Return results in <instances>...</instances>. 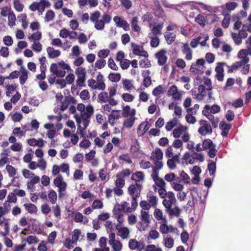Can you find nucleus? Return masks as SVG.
<instances>
[{
  "label": "nucleus",
  "instance_id": "obj_1",
  "mask_svg": "<svg viewBox=\"0 0 251 251\" xmlns=\"http://www.w3.org/2000/svg\"><path fill=\"white\" fill-rule=\"evenodd\" d=\"M204 59H198L195 64H193L190 69V72L195 75V83L199 85V89L201 94L204 91V85L201 84L204 80Z\"/></svg>",
  "mask_w": 251,
  "mask_h": 251
},
{
  "label": "nucleus",
  "instance_id": "obj_2",
  "mask_svg": "<svg viewBox=\"0 0 251 251\" xmlns=\"http://www.w3.org/2000/svg\"><path fill=\"white\" fill-rule=\"evenodd\" d=\"M195 143L192 141H189L187 143V148L191 151V153L187 151L184 154L182 159L183 164H192L198 161H203V155L195 151Z\"/></svg>",
  "mask_w": 251,
  "mask_h": 251
},
{
  "label": "nucleus",
  "instance_id": "obj_3",
  "mask_svg": "<svg viewBox=\"0 0 251 251\" xmlns=\"http://www.w3.org/2000/svg\"><path fill=\"white\" fill-rule=\"evenodd\" d=\"M100 17V12L96 10L91 13L90 20L95 24V28L98 30H102L104 28L105 24L109 23L111 21V17L110 15L104 13L102 16V19L99 20Z\"/></svg>",
  "mask_w": 251,
  "mask_h": 251
},
{
  "label": "nucleus",
  "instance_id": "obj_4",
  "mask_svg": "<svg viewBox=\"0 0 251 251\" xmlns=\"http://www.w3.org/2000/svg\"><path fill=\"white\" fill-rule=\"evenodd\" d=\"M140 219L141 221L138 222L137 227L140 231H145L151 223L149 212L143 209L141 210Z\"/></svg>",
  "mask_w": 251,
  "mask_h": 251
},
{
  "label": "nucleus",
  "instance_id": "obj_5",
  "mask_svg": "<svg viewBox=\"0 0 251 251\" xmlns=\"http://www.w3.org/2000/svg\"><path fill=\"white\" fill-rule=\"evenodd\" d=\"M75 73L77 75L76 84L80 87L85 86L84 84L85 81L86 72V69L82 67H78L75 71Z\"/></svg>",
  "mask_w": 251,
  "mask_h": 251
},
{
  "label": "nucleus",
  "instance_id": "obj_6",
  "mask_svg": "<svg viewBox=\"0 0 251 251\" xmlns=\"http://www.w3.org/2000/svg\"><path fill=\"white\" fill-rule=\"evenodd\" d=\"M216 146L214 144L212 140L209 139H205V150H208L207 154L210 158H214L217 152L216 149Z\"/></svg>",
  "mask_w": 251,
  "mask_h": 251
},
{
  "label": "nucleus",
  "instance_id": "obj_7",
  "mask_svg": "<svg viewBox=\"0 0 251 251\" xmlns=\"http://www.w3.org/2000/svg\"><path fill=\"white\" fill-rule=\"evenodd\" d=\"M224 66H227L228 68L229 66L227 65L226 63L224 62H218L217 63L216 67H215V71L216 73L215 76L217 80L219 81H222L224 80Z\"/></svg>",
  "mask_w": 251,
  "mask_h": 251
},
{
  "label": "nucleus",
  "instance_id": "obj_8",
  "mask_svg": "<svg viewBox=\"0 0 251 251\" xmlns=\"http://www.w3.org/2000/svg\"><path fill=\"white\" fill-rule=\"evenodd\" d=\"M166 53V50L162 49L155 54V57L157 59V63L159 66H163L166 63L168 59Z\"/></svg>",
  "mask_w": 251,
  "mask_h": 251
},
{
  "label": "nucleus",
  "instance_id": "obj_9",
  "mask_svg": "<svg viewBox=\"0 0 251 251\" xmlns=\"http://www.w3.org/2000/svg\"><path fill=\"white\" fill-rule=\"evenodd\" d=\"M166 197L168 199L164 198L162 204L165 208H170L176 202V199L174 193L171 191L168 192Z\"/></svg>",
  "mask_w": 251,
  "mask_h": 251
},
{
  "label": "nucleus",
  "instance_id": "obj_10",
  "mask_svg": "<svg viewBox=\"0 0 251 251\" xmlns=\"http://www.w3.org/2000/svg\"><path fill=\"white\" fill-rule=\"evenodd\" d=\"M168 95L172 96L175 100H180L181 98L182 93L179 91L175 85L171 86L168 91Z\"/></svg>",
  "mask_w": 251,
  "mask_h": 251
},
{
  "label": "nucleus",
  "instance_id": "obj_11",
  "mask_svg": "<svg viewBox=\"0 0 251 251\" xmlns=\"http://www.w3.org/2000/svg\"><path fill=\"white\" fill-rule=\"evenodd\" d=\"M142 185L137 183L130 185L128 188V191L130 195L132 197H139L140 195L141 189Z\"/></svg>",
  "mask_w": 251,
  "mask_h": 251
},
{
  "label": "nucleus",
  "instance_id": "obj_12",
  "mask_svg": "<svg viewBox=\"0 0 251 251\" xmlns=\"http://www.w3.org/2000/svg\"><path fill=\"white\" fill-rule=\"evenodd\" d=\"M238 4L235 2H230L226 3L225 5L221 6L222 9L223 14H229V12L233 10L237 6Z\"/></svg>",
  "mask_w": 251,
  "mask_h": 251
},
{
  "label": "nucleus",
  "instance_id": "obj_13",
  "mask_svg": "<svg viewBox=\"0 0 251 251\" xmlns=\"http://www.w3.org/2000/svg\"><path fill=\"white\" fill-rule=\"evenodd\" d=\"M58 65L61 67V69H58L57 73L55 75L57 77H63L65 74V70H69L70 67L67 64H65L64 62H59Z\"/></svg>",
  "mask_w": 251,
  "mask_h": 251
},
{
  "label": "nucleus",
  "instance_id": "obj_14",
  "mask_svg": "<svg viewBox=\"0 0 251 251\" xmlns=\"http://www.w3.org/2000/svg\"><path fill=\"white\" fill-rule=\"evenodd\" d=\"M150 75V71L149 70L144 71L142 72V76L144 77L143 84L147 88L151 84V79Z\"/></svg>",
  "mask_w": 251,
  "mask_h": 251
},
{
  "label": "nucleus",
  "instance_id": "obj_15",
  "mask_svg": "<svg viewBox=\"0 0 251 251\" xmlns=\"http://www.w3.org/2000/svg\"><path fill=\"white\" fill-rule=\"evenodd\" d=\"M182 52L185 54V58L187 60H190L192 58V51L187 43L183 44L182 48Z\"/></svg>",
  "mask_w": 251,
  "mask_h": 251
},
{
  "label": "nucleus",
  "instance_id": "obj_16",
  "mask_svg": "<svg viewBox=\"0 0 251 251\" xmlns=\"http://www.w3.org/2000/svg\"><path fill=\"white\" fill-rule=\"evenodd\" d=\"M237 56L241 59L239 62H241V64L243 65L249 62L250 58L248 57V55L246 53L245 50H241L238 53Z\"/></svg>",
  "mask_w": 251,
  "mask_h": 251
},
{
  "label": "nucleus",
  "instance_id": "obj_17",
  "mask_svg": "<svg viewBox=\"0 0 251 251\" xmlns=\"http://www.w3.org/2000/svg\"><path fill=\"white\" fill-rule=\"evenodd\" d=\"M38 5V11L42 14L45 11L46 7H49L51 4L48 0H40V1L37 2Z\"/></svg>",
  "mask_w": 251,
  "mask_h": 251
},
{
  "label": "nucleus",
  "instance_id": "obj_18",
  "mask_svg": "<svg viewBox=\"0 0 251 251\" xmlns=\"http://www.w3.org/2000/svg\"><path fill=\"white\" fill-rule=\"evenodd\" d=\"M154 216L155 218L158 221H162L163 223H167L168 221L165 216L163 215V212L159 208H155L154 213Z\"/></svg>",
  "mask_w": 251,
  "mask_h": 251
},
{
  "label": "nucleus",
  "instance_id": "obj_19",
  "mask_svg": "<svg viewBox=\"0 0 251 251\" xmlns=\"http://www.w3.org/2000/svg\"><path fill=\"white\" fill-rule=\"evenodd\" d=\"M135 112H131L129 118L126 119L123 123V126L127 128H131L134 124L135 118L134 117Z\"/></svg>",
  "mask_w": 251,
  "mask_h": 251
},
{
  "label": "nucleus",
  "instance_id": "obj_20",
  "mask_svg": "<svg viewBox=\"0 0 251 251\" xmlns=\"http://www.w3.org/2000/svg\"><path fill=\"white\" fill-rule=\"evenodd\" d=\"M221 110L220 106L217 104H213L210 106L209 104L205 105V112H209L214 114L220 112Z\"/></svg>",
  "mask_w": 251,
  "mask_h": 251
},
{
  "label": "nucleus",
  "instance_id": "obj_21",
  "mask_svg": "<svg viewBox=\"0 0 251 251\" xmlns=\"http://www.w3.org/2000/svg\"><path fill=\"white\" fill-rule=\"evenodd\" d=\"M172 206H170V208H166V212L171 217L176 216L177 217L180 216V209L177 207L176 206L175 208H172Z\"/></svg>",
  "mask_w": 251,
  "mask_h": 251
},
{
  "label": "nucleus",
  "instance_id": "obj_22",
  "mask_svg": "<svg viewBox=\"0 0 251 251\" xmlns=\"http://www.w3.org/2000/svg\"><path fill=\"white\" fill-rule=\"evenodd\" d=\"M216 160L217 158L215 159V161ZM208 164L207 165V170L209 172L210 176L213 177H214L216 169V161L208 160Z\"/></svg>",
  "mask_w": 251,
  "mask_h": 251
},
{
  "label": "nucleus",
  "instance_id": "obj_23",
  "mask_svg": "<svg viewBox=\"0 0 251 251\" xmlns=\"http://www.w3.org/2000/svg\"><path fill=\"white\" fill-rule=\"evenodd\" d=\"M163 27V23H160L156 25H154L151 29V34L152 36H157L162 34V29Z\"/></svg>",
  "mask_w": 251,
  "mask_h": 251
},
{
  "label": "nucleus",
  "instance_id": "obj_24",
  "mask_svg": "<svg viewBox=\"0 0 251 251\" xmlns=\"http://www.w3.org/2000/svg\"><path fill=\"white\" fill-rule=\"evenodd\" d=\"M151 176L153 181L155 182V184L159 187V188L166 187V183L165 181L161 178L159 177L158 174H151Z\"/></svg>",
  "mask_w": 251,
  "mask_h": 251
},
{
  "label": "nucleus",
  "instance_id": "obj_25",
  "mask_svg": "<svg viewBox=\"0 0 251 251\" xmlns=\"http://www.w3.org/2000/svg\"><path fill=\"white\" fill-rule=\"evenodd\" d=\"M149 128L148 123L147 122L141 123L137 129L138 135H143L148 130Z\"/></svg>",
  "mask_w": 251,
  "mask_h": 251
},
{
  "label": "nucleus",
  "instance_id": "obj_26",
  "mask_svg": "<svg viewBox=\"0 0 251 251\" xmlns=\"http://www.w3.org/2000/svg\"><path fill=\"white\" fill-rule=\"evenodd\" d=\"M97 85L98 89L100 90H103L105 88V84L103 81V76L100 73L97 76Z\"/></svg>",
  "mask_w": 251,
  "mask_h": 251
},
{
  "label": "nucleus",
  "instance_id": "obj_27",
  "mask_svg": "<svg viewBox=\"0 0 251 251\" xmlns=\"http://www.w3.org/2000/svg\"><path fill=\"white\" fill-rule=\"evenodd\" d=\"M148 201L149 204L153 207H155L157 203V199L156 196L153 195L152 192H150L147 194Z\"/></svg>",
  "mask_w": 251,
  "mask_h": 251
},
{
  "label": "nucleus",
  "instance_id": "obj_28",
  "mask_svg": "<svg viewBox=\"0 0 251 251\" xmlns=\"http://www.w3.org/2000/svg\"><path fill=\"white\" fill-rule=\"evenodd\" d=\"M218 17L214 13L206 14L205 12V23L211 24L217 20Z\"/></svg>",
  "mask_w": 251,
  "mask_h": 251
},
{
  "label": "nucleus",
  "instance_id": "obj_29",
  "mask_svg": "<svg viewBox=\"0 0 251 251\" xmlns=\"http://www.w3.org/2000/svg\"><path fill=\"white\" fill-rule=\"evenodd\" d=\"M164 38L168 45H171L176 40V35L173 32H166L164 33Z\"/></svg>",
  "mask_w": 251,
  "mask_h": 251
},
{
  "label": "nucleus",
  "instance_id": "obj_30",
  "mask_svg": "<svg viewBox=\"0 0 251 251\" xmlns=\"http://www.w3.org/2000/svg\"><path fill=\"white\" fill-rule=\"evenodd\" d=\"M49 57L54 58L60 55V51L59 50H55L53 48L49 47L47 49Z\"/></svg>",
  "mask_w": 251,
  "mask_h": 251
},
{
  "label": "nucleus",
  "instance_id": "obj_31",
  "mask_svg": "<svg viewBox=\"0 0 251 251\" xmlns=\"http://www.w3.org/2000/svg\"><path fill=\"white\" fill-rule=\"evenodd\" d=\"M145 176L142 172L138 171L133 173L132 175L131 179L134 180L136 183L144 179Z\"/></svg>",
  "mask_w": 251,
  "mask_h": 251
},
{
  "label": "nucleus",
  "instance_id": "obj_32",
  "mask_svg": "<svg viewBox=\"0 0 251 251\" xmlns=\"http://www.w3.org/2000/svg\"><path fill=\"white\" fill-rule=\"evenodd\" d=\"M163 152L161 150L156 148L154 152H152L151 158V160H162L163 158Z\"/></svg>",
  "mask_w": 251,
  "mask_h": 251
},
{
  "label": "nucleus",
  "instance_id": "obj_33",
  "mask_svg": "<svg viewBox=\"0 0 251 251\" xmlns=\"http://www.w3.org/2000/svg\"><path fill=\"white\" fill-rule=\"evenodd\" d=\"M94 113V108L92 105L89 104L85 108V111L81 114V117L90 119L91 116Z\"/></svg>",
  "mask_w": 251,
  "mask_h": 251
},
{
  "label": "nucleus",
  "instance_id": "obj_34",
  "mask_svg": "<svg viewBox=\"0 0 251 251\" xmlns=\"http://www.w3.org/2000/svg\"><path fill=\"white\" fill-rule=\"evenodd\" d=\"M164 179L169 182H171L172 181L176 182H180L179 178L176 176V175L174 173H171L169 174H166L164 176Z\"/></svg>",
  "mask_w": 251,
  "mask_h": 251
},
{
  "label": "nucleus",
  "instance_id": "obj_35",
  "mask_svg": "<svg viewBox=\"0 0 251 251\" xmlns=\"http://www.w3.org/2000/svg\"><path fill=\"white\" fill-rule=\"evenodd\" d=\"M188 114L186 116V120L187 123L189 124H194L196 122V119L194 116H192V114L194 113L193 108H188L187 110Z\"/></svg>",
  "mask_w": 251,
  "mask_h": 251
},
{
  "label": "nucleus",
  "instance_id": "obj_36",
  "mask_svg": "<svg viewBox=\"0 0 251 251\" xmlns=\"http://www.w3.org/2000/svg\"><path fill=\"white\" fill-rule=\"evenodd\" d=\"M135 239H130L128 242V246L129 249L132 250L135 249H142L143 247Z\"/></svg>",
  "mask_w": 251,
  "mask_h": 251
},
{
  "label": "nucleus",
  "instance_id": "obj_37",
  "mask_svg": "<svg viewBox=\"0 0 251 251\" xmlns=\"http://www.w3.org/2000/svg\"><path fill=\"white\" fill-rule=\"evenodd\" d=\"M205 116L208 119L209 121L211 122L212 127L216 128L218 126V124L219 122L218 118H215L212 114L209 113L206 114L205 112Z\"/></svg>",
  "mask_w": 251,
  "mask_h": 251
},
{
  "label": "nucleus",
  "instance_id": "obj_38",
  "mask_svg": "<svg viewBox=\"0 0 251 251\" xmlns=\"http://www.w3.org/2000/svg\"><path fill=\"white\" fill-rule=\"evenodd\" d=\"M24 206L30 214L36 213L38 210L36 205L32 203H25L24 204Z\"/></svg>",
  "mask_w": 251,
  "mask_h": 251
},
{
  "label": "nucleus",
  "instance_id": "obj_39",
  "mask_svg": "<svg viewBox=\"0 0 251 251\" xmlns=\"http://www.w3.org/2000/svg\"><path fill=\"white\" fill-rule=\"evenodd\" d=\"M153 161V163L155 165V167H153L152 168V174H153L154 173L158 174L157 171L158 170L161 169L162 168L163 166V163L162 160H152Z\"/></svg>",
  "mask_w": 251,
  "mask_h": 251
},
{
  "label": "nucleus",
  "instance_id": "obj_40",
  "mask_svg": "<svg viewBox=\"0 0 251 251\" xmlns=\"http://www.w3.org/2000/svg\"><path fill=\"white\" fill-rule=\"evenodd\" d=\"M133 53L137 56H139L141 53L142 49H143V46H139L135 43H131Z\"/></svg>",
  "mask_w": 251,
  "mask_h": 251
},
{
  "label": "nucleus",
  "instance_id": "obj_41",
  "mask_svg": "<svg viewBox=\"0 0 251 251\" xmlns=\"http://www.w3.org/2000/svg\"><path fill=\"white\" fill-rule=\"evenodd\" d=\"M186 129V128L182 126H178L173 130V134L174 137L176 138L179 137Z\"/></svg>",
  "mask_w": 251,
  "mask_h": 251
},
{
  "label": "nucleus",
  "instance_id": "obj_42",
  "mask_svg": "<svg viewBox=\"0 0 251 251\" xmlns=\"http://www.w3.org/2000/svg\"><path fill=\"white\" fill-rule=\"evenodd\" d=\"M138 19L137 17H133L132 19L131 25L132 29L136 32L140 31L141 30L140 26L138 24Z\"/></svg>",
  "mask_w": 251,
  "mask_h": 251
},
{
  "label": "nucleus",
  "instance_id": "obj_43",
  "mask_svg": "<svg viewBox=\"0 0 251 251\" xmlns=\"http://www.w3.org/2000/svg\"><path fill=\"white\" fill-rule=\"evenodd\" d=\"M16 16L13 11H10L8 16V25L10 26H13L15 24Z\"/></svg>",
  "mask_w": 251,
  "mask_h": 251
},
{
  "label": "nucleus",
  "instance_id": "obj_44",
  "mask_svg": "<svg viewBox=\"0 0 251 251\" xmlns=\"http://www.w3.org/2000/svg\"><path fill=\"white\" fill-rule=\"evenodd\" d=\"M128 203L127 202H124L123 204H118L115 206L116 210L118 212L124 211L126 208L127 207L126 211H129L130 208L127 207Z\"/></svg>",
  "mask_w": 251,
  "mask_h": 251
},
{
  "label": "nucleus",
  "instance_id": "obj_45",
  "mask_svg": "<svg viewBox=\"0 0 251 251\" xmlns=\"http://www.w3.org/2000/svg\"><path fill=\"white\" fill-rule=\"evenodd\" d=\"M55 18V13L52 10H49L47 11L45 15V21L49 22L52 21Z\"/></svg>",
  "mask_w": 251,
  "mask_h": 251
},
{
  "label": "nucleus",
  "instance_id": "obj_46",
  "mask_svg": "<svg viewBox=\"0 0 251 251\" xmlns=\"http://www.w3.org/2000/svg\"><path fill=\"white\" fill-rule=\"evenodd\" d=\"M118 235L123 239H126L129 234V230L127 227H122L118 229Z\"/></svg>",
  "mask_w": 251,
  "mask_h": 251
},
{
  "label": "nucleus",
  "instance_id": "obj_47",
  "mask_svg": "<svg viewBox=\"0 0 251 251\" xmlns=\"http://www.w3.org/2000/svg\"><path fill=\"white\" fill-rule=\"evenodd\" d=\"M48 198L51 204H55L57 201V194L53 190H50L48 194Z\"/></svg>",
  "mask_w": 251,
  "mask_h": 251
},
{
  "label": "nucleus",
  "instance_id": "obj_48",
  "mask_svg": "<svg viewBox=\"0 0 251 251\" xmlns=\"http://www.w3.org/2000/svg\"><path fill=\"white\" fill-rule=\"evenodd\" d=\"M123 87L125 90L130 91L134 87L131 83V81L129 79H126L123 81Z\"/></svg>",
  "mask_w": 251,
  "mask_h": 251
},
{
  "label": "nucleus",
  "instance_id": "obj_49",
  "mask_svg": "<svg viewBox=\"0 0 251 251\" xmlns=\"http://www.w3.org/2000/svg\"><path fill=\"white\" fill-rule=\"evenodd\" d=\"M201 39V37H198L196 38L193 39L190 42V45L193 48H196L198 46V44H200L201 46H204V41H200Z\"/></svg>",
  "mask_w": 251,
  "mask_h": 251
},
{
  "label": "nucleus",
  "instance_id": "obj_50",
  "mask_svg": "<svg viewBox=\"0 0 251 251\" xmlns=\"http://www.w3.org/2000/svg\"><path fill=\"white\" fill-rule=\"evenodd\" d=\"M131 174V172L129 169H126L118 173L116 177H121L123 178L125 177L129 176Z\"/></svg>",
  "mask_w": 251,
  "mask_h": 251
},
{
  "label": "nucleus",
  "instance_id": "obj_51",
  "mask_svg": "<svg viewBox=\"0 0 251 251\" xmlns=\"http://www.w3.org/2000/svg\"><path fill=\"white\" fill-rule=\"evenodd\" d=\"M151 46L152 48H156L158 46L159 43H160V40L159 38L157 36H151Z\"/></svg>",
  "mask_w": 251,
  "mask_h": 251
},
{
  "label": "nucleus",
  "instance_id": "obj_52",
  "mask_svg": "<svg viewBox=\"0 0 251 251\" xmlns=\"http://www.w3.org/2000/svg\"><path fill=\"white\" fill-rule=\"evenodd\" d=\"M6 170L10 177H14L16 174L17 171L12 165H7L6 166Z\"/></svg>",
  "mask_w": 251,
  "mask_h": 251
},
{
  "label": "nucleus",
  "instance_id": "obj_53",
  "mask_svg": "<svg viewBox=\"0 0 251 251\" xmlns=\"http://www.w3.org/2000/svg\"><path fill=\"white\" fill-rule=\"evenodd\" d=\"M98 99L101 102H106L108 101L109 97L106 92H102L98 95Z\"/></svg>",
  "mask_w": 251,
  "mask_h": 251
},
{
  "label": "nucleus",
  "instance_id": "obj_54",
  "mask_svg": "<svg viewBox=\"0 0 251 251\" xmlns=\"http://www.w3.org/2000/svg\"><path fill=\"white\" fill-rule=\"evenodd\" d=\"M174 244V240L172 238H166L164 239V245L167 248H172Z\"/></svg>",
  "mask_w": 251,
  "mask_h": 251
},
{
  "label": "nucleus",
  "instance_id": "obj_55",
  "mask_svg": "<svg viewBox=\"0 0 251 251\" xmlns=\"http://www.w3.org/2000/svg\"><path fill=\"white\" fill-rule=\"evenodd\" d=\"M164 92V89L161 85H159L156 87L152 91V95L155 97L158 96Z\"/></svg>",
  "mask_w": 251,
  "mask_h": 251
},
{
  "label": "nucleus",
  "instance_id": "obj_56",
  "mask_svg": "<svg viewBox=\"0 0 251 251\" xmlns=\"http://www.w3.org/2000/svg\"><path fill=\"white\" fill-rule=\"evenodd\" d=\"M108 78L112 82H118L121 78V75L119 73H110L108 75Z\"/></svg>",
  "mask_w": 251,
  "mask_h": 251
},
{
  "label": "nucleus",
  "instance_id": "obj_57",
  "mask_svg": "<svg viewBox=\"0 0 251 251\" xmlns=\"http://www.w3.org/2000/svg\"><path fill=\"white\" fill-rule=\"evenodd\" d=\"M156 3L157 4L156 5L157 7V9L155 12V14L159 17H162L165 15L164 10L160 6L159 2L158 0H156Z\"/></svg>",
  "mask_w": 251,
  "mask_h": 251
},
{
  "label": "nucleus",
  "instance_id": "obj_58",
  "mask_svg": "<svg viewBox=\"0 0 251 251\" xmlns=\"http://www.w3.org/2000/svg\"><path fill=\"white\" fill-rule=\"evenodd\" d=\"M91 206L93 209H101L102 208L103 205L102 202L100 200H96L93 201Z\"/></svg>",
  "mask_w": 251,
  "mask_h": 251
},
{
  "label": "nucleus",
  "instance_id": "obj_59",
  "mask_svg": "<svg viewBox=\"0 0 251 251\" xmlns=\"http://www.w3.org/2000/svg\"><path fill=\"white\" fill-rule=\"evenodd\" d=\"M76 243H75L72 240L69 238H66L64 243V246L68 249H72L74 248V245Z\"/></svg>",
  "mask_w": 251,
  "mask_h": 251
},
{
  "label": "nucleus",
  "instance_id": "obj_60",
  "mask_svg": "<svg viewBox=\"0 0 251 251\" xmlns=\"http://www.w3.org/2000/svg\"><path fill=\"white\" fill-rule=\"evenodd\" d=\"M14 7L18 12L23 11L24 7V5L20 2L19 0H14L13 1Z\"/></svg>",
  "mask_w": 251,
  "mask_h": 251
},
{
  "label": "nucleus",
  "instance_id": "obj_61",
  "mask_svg": "<svg viewBox=\"0 0 251 251\" xmlns=\"http://www.w3.org/2000/svg\"><path fill=\"white\" fill-rule=\"evenodd\" d=\"M242 64L241 62L237 61L233 64L230 67H229L228 73H231L234 71L237 70L238 69L242 67Z\"/></svg>",
  "mask_w": 251,
  "mask_h": 251
},
{
  "label": "nucleus",
  "instance_id": "obj_62",
  "mask_svg": "<svg viewBox=\"0 0 251 251\" xmlns=\"http://www.w3.org/2000/svg\"><path fill=\"white\" fill-rule=\"evenodd\" d=\"M106 65V61L103 59L97 60L95 63V67L98 69H101Z\"/></svg>",
  "mask_w": 251,
  "mask_h": 251
},
{
  "label": "nucleus",
  "instance_id": "obj_63",
  "mask_svg": "<svg viewBox=\"0 0 251 251\" xmlns=\"http://www.w3.org/2000/svg\"><path fill=\"white\" fill-rule=\"evenodd\" d=\"M122 98L126 102H131L134 99V96L129 93H124L122 95Z\"/></svg>",
  "mask_w": 251,
  "mask_h": 251
},
{
  "label": "nucleus",
  "instance_id": "obj_64",
  "mask_svg": "<svg viewBox=\"0 0 251 251\" xmlns=\"http://www.w3.org/2000/svg\"><path fill=\"white\" fill-rule=\"evenodd\" d=\"M110 245H112L114 251H121L122 249V244L119 241H115L114 243Z\"/></svg>",
  "mask_w": 251,
  "mask_h": 251
}]
</instances>
